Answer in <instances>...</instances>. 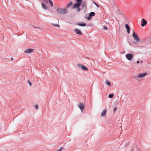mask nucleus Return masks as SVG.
Returning a JSON list of instances; mask_svg holds the SVG:
<instances>
[{"label":"nucleus","instance_id":"obj_16","mask_svg":"<svg viewBox=\"0 0 151 151\" xmlns=\"http://www.w3.org/2000/svg\"><path fill=\"white\" fill-rule=\"evenodd\" d=\"M77 25L81 26H86V24L85 23L81 22V23H78L77 24Z\"/></svg>","mask_w":151,"mask_h":151},{"label":"nucleus","instance_id":"obj_25","mask_svg":"<svg viewBox=\"0 0 151 151\" xmlns=\"http://www.w3.org/2000/svg\"><path fill=\"white\" fill-rule=\"evenodd\" d=\"M63 147H61L59 149H58V150H57L56 151H61L63 150Z\"/></svg>","mask_w":151,"mask_h":151},{"label":"nucleus","instance_id":"obj_18","mask_svg":"<svg viewBox=\"0 0 151 151\" xmlns=\"http://www.w3.org/2000/svg\"><path fill=\"white\" fill-rule=\"evenodd\" d=\"M73 4V3L72 2H70L69 4H68L67 6V7H69L70 6H71Z\"/></svg>","mask_w":151,"mask_h":151},{"label":"nucleus","instance_id":"obj_26","mask_svg":"<svg viewBox=\"0 0 151 151\" xmlns=\"http://www.w3.org/2000/svg\"><path fill=\"white\" fill-rule=\"evenodd\" d=\"M117 109V108L116 107L114 108V109H113L114 112L115 111H116Z\"/></svg>","mask_w":151,"mask_h":151},{"label":"nucleus","instance_id":"obj_19","mask_svg":"<svg viewBox=\"0 0 151 151\" xmlns=\"http://www.w3.org/2000/svg\"><path fill=\"white\" fill-rule=\"evenodd\" d=\"M114 94H109V97L110 98H112L114 96Z\"/></svg>","mask_w":151,"mask_h":151},{"label":"nucleus","instance_id":"obj_11","mask_svg":"<svg viewBox=\"0 0 151 151\" xmlns=\"http://www.w3.org/2000/svg\"><path fill=\"white\" fill-rule=\"evenodd\" d=\"M125 27L127 29V33L129 34L130 33V28L128 24H125Z\"/></svg>","mask_w":151,"mask_h":151},{"label":"nucleus","instance_id":"obj_22","mask_svg":"<svg viewBox=\"0 0 151 151\" xmlns=\"http://www.w3.org/2000/svg\"><path fill=\"white\" fill-rule=\"evenodd\" d=\"M35 108L37 109V110L38 109H39V107H38V105H37V104H36L35 106Z\"/></svg>","mask_w":151,"mask_h":151},{"label":"nucleus","instance_id":"obj_10","mask_svg":"<svg viewBox=\"0 0 151 151\" xmlns=\"http://www.w3.org/2000/svg\"><path fill=\"white\" fill-rule=\"evenodd\" d=\"M141 22V25L142 27H144L147 24L146 21L144 19H142Z\"/></svg>","mask_w":151,"mask_h":151},{"label":"nucleus","instance_id":"obj_5","mask_svg":"<svg viewBox=\"0 0 151 151\" xmlns=\"http://www.w3.org/2000/svg\"><path fill=\"white\" fill-rule=\"evenodd\" d=\"M126 58L129 60H130L133 58V55L132 54H129L126 55Z\"/></svg>","mask_w":151,"mask_h":151},{"label":"nucleus","instance_id":"obj_23","mask_svg":"<svg viewBox=\"0 0 151 151\" xmlns=\"http://www.w3.org/2000/svg\"><path fill=\"white\" fill-rule=\"evenodd\" d=\"M27 82L28 83L29 85L30 86H32V84L31 82L30 81H29V80H28Z\"/></svg>","mask_w":151,"mask_h":151},{"label":"nucleus","instance_id":"obj_30","mask_svg":"<svg viewBox=\"0 0 151 151\" xmlns=\"http://www.w3.org/2000/svg\"><path fill=\"white\" fill-rule=\"evenodd\" d=\"M44 2H47V0H42Z\"/></svg>","mask_w":151,"mask_h":151},{"label":"nucleus","instance_id":"obj_1","mask_svg":"<svg viewBox=\"0 0 151 151\" xmlns=\"http://www.w3.org/2000/svg\"><path fill=\"white\" fill-rule=\"evenodd\" d=\"M57 12L59 14H63L67 13V10L66 9L58 8L57 9Z\"/></svg>","mask_w":151,"mask_h":151},{"label":"nucleus","instance_id":"obj_14","mask_svg":"<svg viewBox=\"0 0 151 151\" xmlns=\"http://www.w3.org/2000/svg\"><path fill=\"white\" fill-rule=\"evenodd\" d=\"M106 112V109L104 110L101 114V116H105Z\"/></svg>","mask_w":151,"mask_h":151},{"label":"nucleus","instance_id":"obj_32","mask_svg":"<svg viewBox=\"0 0 151 151\" xmlns=\"http://www.w3.org/2000/svg\"><path fill=\"white\" fill-rule=\"evenodd\" d=\"M139 63V61H137V64H138V63Z\"/></svg>","mask_w":151,"mask_h":151},{"label":"nucleus","instance_id":"obj_35","mask_svg":"<svg viewBox=\"0 0 151 151\" xmlns=\"http://www.w3.org/2000/svg\"><path fill=\"white\" fill-rule=\"evenodd\" d=\"M150 44H151V41L150 42Z\"/></svg>","mask_w":151,"mask_h":151},{"label":"nucleus","instance_id":"obj_29","mask_svg":"<svg viewBox=\"0 0 151 151\" xmlns=\"http://www.w3.org/2000/svg\"><path fill=\"white\" fill-rule=\"evenodd\" d=\"M77 8V11L78 12H79L80 10V9L79 7Z\"/></svg>","mask_w":151,"mask_h":151},{"label":"nucleus","instance_id":"obj_21","mask_svg":"<svg viewBox=\"0 0 151 151\" xmlns=\"http://www.w3.org/2000/svg\"><path fill=\"white\" fill-rule=\"evenodd\" d=\"M93 3L95 4L98 7H99V5L97 4L95 2L93 1Z\"/></svg>","mask_w":151,"mask_h":151},{"label":"nucleus","instance_id":"obj_17","mask_svg":"<svg viewBox=\"0 0 151 151\" xmlns=\"http://www.w3.org/2000/svg\"><path fill=\"white\" fill-rule=\"evenodd\" d=\"M105 83L108 86H111V83L109 81L107 80L105 81Z\"/></svg>","mask_w":151,"mask_h":151},{"label":"nucleus","instance_id":"obj_31","mask_svg":"<svg viewBox=\"0 0 151 151\" xmlns=\"http://www.w3.org/2000/svg\"><path fill=\"white\" fill-rule=\"evenodd\" d=\"M139 62V63H141V64H142V63H143V61H142V60H141V61H140V62Z\"/></svg>","mask_w":151,"mask_h":151},{"label":"nucleus","instance_id":"obj_12","mask_svg":"<svg viewBox=\"0 0 151 151\" xmlns=\"http://www.w3.org/2000/svg\"><path fill=\"white\" fill-rule=\"evenodd\" d=\"M74 31L77 34L80 35H82V34L81 31L78 29H75Z\"/></svg>","mask_w":151,"mask_h":151},{"label":"nucleus","instance_id":"obj_2","mask_svg":"<svg viewBox=\"0 0 151 151\" xmlns=\"http://www.w3.org/2000/svg\"><path fill=\"white\" fill-rule=\"evenodd\" d=\"M77 3H75L73 6V9L79 7L81 5L82 0H76Z\"/></svg>","mask_w":151,"mask_h":151},{"label":"nucleus","instance_id":"obj_24","mask_svg":"<svg viewBox=\"0 0 151 151\" xmlns=\"http://www.w3.org/2000/svg\"><path fill=\"white\" fill-rule=\"evenodd\" d=\"M52 25L53 26H55V27H59V25L57 24H52Z\"/></svg>","mask_w":151,"mask_h":151},{"label":"nucleus","instance_id":"obj_6","mask_svg":"<svg viewBox=\"0 0 151 151\" xmlns=\"http://www.w3.org/2000/svg\"><path fill=\"white\" fill-rule=\"evenodd\" d=\"M147 75V73H139L137 75V78H143L145 76Z\"/></svg>","mask_w":151,"mask_h":151},{"label":"nucleus","instance_id":"obj_7","mask_svg":"<svg viewBox=\"0 0 151 151\" xmlns=\"http://www.w3.org/2000/svg\"><path fill=\"white\" fill-rule=\"evenodd\" d=\"M77 66L79 68H82L83 70L86 71H88V69L83 65H82L80 64H78L77 65Z\"/></svg>","mask_w":151,"mask_h":151},{"label":"nucleus","instance_id":"obj_28","mask_svg":"<svg viewBox=\"0 0 151 151\" xmlns=\"http://www.w3.org/2000/svg\"><path fill=\"white\" fill-rule=\"evenodd\" d=\"M134 146L132 147V151H134Z\"/></svg>","mask_w":151,"mask_h":151},{"label":"nucleus","instance_id":"obj_27","mask_svg":"<svg viewBox=\"0 0 151 151\" xmlns=\"http://www.w3.org/2000/svg\"><path fill=\"white\" fill-rule=\"evenodd\" d=\"M103 29L104 30H107L108 29V28L107 27H106L105 26H104Z\"/></svg>","mask_w":151,"mask_h":151},{"label":"nucleus","instance_id":"obj_8","mask_svg":"<svg viewBox=\"0 0 151 151\" xmlns=\"http://www.w3.org/2000/svg\"><path fill=\"white\" fill-rule=\"evenodd\" d=\"M34 50V49H28L24 51V52L25 53L29 54L32 53L33 50Z\"/></svg>","mask_w":151,"mask_h":151},{"label":"nucleus","instance_id":"obj_13","mask_svg":"<svg viewBox=\"0 0 151 151\" xmlns=\"http://www.w3.org/2000/svg\"><path fill=\"white\" fill-rule=\"evenodd\" d=\"M82 6L84 8H86V1H83L82 2Z\"/></svg>","mask_w":151,"mask_h":151},{"label":"nucleus","instance_id":"obj_15","mask_svg":"<svg viewBox=\"0 0 151 151\" xmlns=\"http://www.w3.org/2000/svg\"><path fill=\"white\" fill-rule=\"evenodd\" d=\"M42 8L45 10H46L47 8V7L45 4L43 3H42Z\"/></svg>","mask_w":151,"mask_h":151},{"label":"nucleus","instance_id":"obj_3","mask_svg":"<svg viewBox=\"0 0 151 151\" xmlns=\"http://www.w3.org/2000/svg\"><path fill=\"white\" fill-rule=\"evenodd\" d=\"M132 37L134 39H135L137 42H139L140 41V40L137 34L134 32H133Z\"/></svg>","mask_w":151,"mask_h":151},{"label":"nucleus","instance_id":"obj_33","mask_svg":"<svg viewBox=\"0 0 151 151\" xmlns=\"http://www.w3.org/2000/svg\"><path fill=\"white\" fill-rule=\"evenodd\" d=\"M33 27L34 28H39L38 27H35L34 26H33Z\"/></svg>","mask_w":151,"mask_h":151},{"label":"nucleus","instance_id":"obj_20","mask_svg":"<svg viewBox=\"0 0 151 151\" xmlns=\"http://www.w3.org/2000/svg\"><path fill=\"white\" fill-rule=\"evenodd\" d=\"M49 0V3L50 4V5L51 6H53V3L51 1V0Z\"/></svg>","mask_w":151,"mask_h":151},{"label":"nucleus","instance_id":"obj_4","mask_svg":"<svg viewBox=\"0 0 151 151\" xmlns=\"http://www.w3.org/2000/svg\"><path fill=\"white\" fill-rule=\"evenodd\" d=\"M95 15V13L94 12H92L89 14V15L88 17L87 16V15H86L85 18L88 20H90L91 19V17L94 16Z\"/></svg>","mask_w":151,"mask_h":151},{"label":"nucleus","instance_id":"obj_34","mask_svg":"<svg viewBox=\"0 0 151 151\" xmlns=\"http://www.w3.org/2000/svg\"><path fill=\"white\" fill-rule=\"evenodd\" d=\"M11 59L12 60H13V58H11Z\"/></svg>","mask_w":151,"mask_h":151},{"label":"nucleus","instance_id":"obj_9","mask_svg":"<svg viewBox=\"0 0 151 151\" xmlns=\"http://www.w3.org/2000/svg\"><path fill=\"white\" fill-rule=\"evenodd\" d=\"M78 107L81 109L82 112L84 110V105L82 103H81L78 105Z\"/></svg>","mask_w":151,"mask_h":151}]
</instances>
